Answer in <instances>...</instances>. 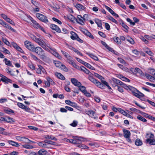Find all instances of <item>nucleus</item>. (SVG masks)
<instances>
[{
    "instance_id": "1",
    "label": "nucleus",
    "mask_w": 155,
    "mask_h": 155,
    "mask_svg": "<svg viewBox=\"0 0 155 155\" xmlns=\"http://www.w3.org/2000/svg\"><path fill=\"white\" fill-rule=\"evenodd\" d=\"M31 37L34 41L44 49L47 51H49L48 49L46 47V42L45 41L39 38H37L35 36L33 35H32Z\"/></svg>"
},
{
    "instance_id": "2",
    "label": "nucleus",
    "mask_w": 155,
    "mask_h": 155,
    "mask_svg": "<svg viewBox=\"0 0 155 155\" xmlns=\"http://www.w3.org/2000/svg\"><path fill=\"white\" fill-rule=\"evenodd\" d=\"M130 87V91L132 92L133 95L141 100H142V98L144 97V95L136 89L135 88L133 87Z\"/></svg>"
},
{
    "instance_id": "3",
    "label": "nucleus",
    "mask_w": 155,
    "mask_h": 155,
    "mask_svg": "<svg viewBox=\"0 0 155 155\" xmlns=\"http://www.w3.org/2000/svg\"><path fill=\"white\" fill-rule=\"evenodd\" d=\"M33 52H35L38 55L41 56H44L45 55L44 51L40 47L38 46L34 48Z\"/></svg>"
},
{
    "instance_id": "4",
    "label": "nucleus",
    "mask_w": 155,
    "mask_h": 155,
    "mask_svg": "<svg viewBox=\"0 0 155 155\" xmlns=\"http://www.w3.org/2000/svg\"><path fill=\"white\" fill-rule=\"evenodd\" d=\"M24 43L25 47L29 50L32 52L35 47L34 45L28 41H25Z\"/></svg>"
},
{
    "instance_id": "5",
    "label": "nucleus",
    "mask_w": 155,
    "mask_h": 155,
    "mask_svg": "<svg viewBox=\"0 0 155 155\" xmlns=\"http://www.w3.org/2000/svg\"><path fill=\"white\" fill-rule=\"evenodd\" d=\"M36 15L37 17L41 21L45 23L48 22L47 18L44 15L40 13H37Z\"/></svg>"
},
{
    "instance_id": "6",
    "label": "nucleus",
    "mask_w": 155,
    "mask_h": 155,
    "mask_svg": "<svg viewBox=\"0 0 155 155\" xmlns=\"http://www.w3.org/2000/svg\"><path fill=\"white\" fill-rule=\"evenodd\" d=\"M73 137L75 139L76 144H79V142L85 141L86 140V138L80 136H73Z\"/></svg>"
},
{
    "instance_id": "7",
    "label": "nucleus",
    "mask_w": 155,
    "mask_h": 155,
    "mask_svg": "<svg viewBox=\"0 0 155 155\" xmlns=\"http://www.w3.org/2000/svg\"><path fill=\"white\" fill-rule=\"evenodd\" d=\"M124 137L127 139L128 141H130V131L126 130H123Z\"/></svg>"
},
{
    "instance_id": "8",
    "label": "nucleus",
    "mask_w": 155,
    "mask_h": 155,
    "mask_svg": "<svg viewBox=\"0 0 155 155\" xmlns=\"http://www.w3.org/2000/svg\"><path fill=\"white\" fill-rule=\"evenodd\" d=\"M86 114L91 117L95 119H97L98 118V117L97 116H94L95 114V112L92 110L87 111L86 112Z\"/></svg>"
},
{
    "instance_id": "9",
    "label": "nucleus",
    "mask_w": 155,
    "mask_h": 155,
    "mask_svg": "<svg viewBox=\"0 0 155 155\" xmlns=\"http://www.w3.org/2000/svg\"><path fill=\"white\" fill-rule=\"evenodd\" d=\"M71 81L72 83L76 86H79L81 85V82L78 81L76 79L74 78H72L71 79Z\"/></svg>"
},
{
    "instance_id": "10",
    "label": "nucleus",
    "mask_w": 155,
    "mask_h": 155,
    "mask_svg": "<svg viewBox=\"0 0 155 155\" xmlns=\"http://www.w3.org/2000/svg\"><path fill=\"white\" fill-rule=\"evenodd\" d=\"M83 33L85 35L91 39H94V37L91 33L88 31L87 30L83 29L82 30Z\"/></svg>"
},
{
    "instance_id": "11",
    "label": "nucleus",
    "mask_w": 155,
    "mask_h": 155,
    "mask_svg": "<svg viewBox=\"0 0 155 155\" xmlns=\"http://www.w3.org/2000/svg\"><path fill=\"white\" fill-rule=\"evenodd\" d=\"M50 27L52 29L55 30L58 33H60L61 30L60 28L56 25L51 24L50 25Z\"/></svg>"
},
{
    "instance_id": "12",
    "label": "nucleus",
    "mask_w": 155,
    "mask_h": 155,
    "mask_svg": "<svg viewBox=\"0 0 155 155\" xmlns=\"http://www.w3.org/2000/svg\"><path fill=\"white\" fill-rule=\"evenodd\" d=\"M77 21H76L82 25L84 24V21L83 19V17L80 15H78V16Z\"/></svg>"
},
{
    "instance_id": "13",
    "label": "nucleus",
    "mask_w": 155,
    "mask_h": 155,
    "mask_svg": "<svg viewBox=\"0 0 155 155\" xmlns=\"http://www.w3.org/2000/svg\"><path fill=\"white\" fill-rule=\"evenodd\" d=\"M1 80L7 84H8V83H12V81L11 79L8 78L6 76H4L3 77V78H1Z\"/></svg>"
},
{
    "instance_id": "14",
    "label": "nucleus",
    "mask_w": 155,
    "mask_h": 155,
    "mask_svg": "<svg viewBox=\"0 0 155 155\" xmlns=\"http://www.w3.org/2000/svg\"><path fill=\"white\" fill-rule=\"evenodd\" d=\"M51 53L54 56L57 58H58L60 59H61L62 57L59 55V54L55 50H52V51H51Z\"/></svg>"
},
{
    "instance_id": "15",
    "label": "nucleus",
    "mask_w": 155,
    "mask_h": 155,
    "mask_svg": "<svg viewBox=\"0 0 155 155\" xmlns=\"http://www.w3.org/2000/svg\"><path fill=\"white\" fill-rule=\"evenodd\" d=\"M55 75L58 78L62 80H64L65 79L64 76L61 73L57 72L55 73Z\"/></svg>"
},
{
    "instance_id": "16",
    "label": "nucleus",
    "mask_w": 155,
    "mask_h": 155,
    "mask_svg": "<svg viewBox=\"0 0 155 155\" xmlns=\"http://www.w3.org/2000/svg\"><path fill=\"white\" fill-rule=\"evenodd\" d=\"M91 75H90L89 76L88 79L96 85L98 81L94 78Z\"/></svg>"
},
{
    "instance_id": "17",
    "label": "nucleus",
    "mask_w": 155,
    "mask_h": 155,
    "mask_svg": "<svg viewBox=\"0 0 155 155\" xmlns=\"http://www.w3.org/2000/svg\"><path fill=\"white\" fill-rule=\"evenodd\" d=\"M65 103L73 107H75L77 106L76 104L75 103L69 100H66L65 101Z\"/></svg>"
},
{
    "instance_id": "18",
    "label": "nucleus",
    "mask_w": 155,
    "mask_h": 155,
    "mask_svg": "<svg viewBox=\"0 0 155 155\" xmlns=\"http://www.w3.org/2000/svg\"><path fill=\"white\" fill-rule=\"evenodd\" d=\"M145 75L146 78L151 81H153L155 80V76L153 77L149 74L146 73L145 74Z\"/></svg>"
},
{
    "instance_id": "19",
    "label": "nucleus",
    "mask_w": 155,
    "mask_h": 155,
    "mask_svg": "<svg viewBox=\"0 0 155 155\" xmlns=\"http://www.w3.org/2000/svg\"><path fill=\"white\" fill-rule=\"evenodd\" d=\"M71 35V38L73 40H75L78 36V35L74 31H72L70 33Z\"/></svg>"
},
{
    "instance_id": "20",
    "label": "nucleus",
    "mask_w": 155,
    "mask_h": 155,
    "mask_svg": "<svg viewBox=\"0 0 155 155\" xmlns=\"http://www.w3.org/2000/svg\"><path fill=\"white\" fill-rule=\"evenodd\" d=\"M86 54H87L91 58H93L95 60H96L97 61H99V59H98V57L97 56L94 55L92 53H89L86 52Z\"/></svg>"
},
{
    "instance_id": "21",
    "label": "nucleus",
    "mask_w": 155,
    "mask_h": 155,
    "mask_svg": "<svg viewBox=\"0 0 155 155\" xmlns=\"http://www.w3.org/2000/svg\"><path fill=\"white\" fill-rule=\"evenodd\" d=\"M146 143H149V144L151 145H155V140L150 139V138H147L146 140Z\"/></svg>"
},
{
    "instance_id": "22",
    "label": "nucleus",
    "mask_w": 155,
    "mask_h": 155,
    "mask_svg": "<svg viewBox=\"0 0 155 155\" xmlns=\"http://www.w3.org/2000/svg\"><path fill=\"white\" fill-rule=\"evenodd\" d=\"M21 140L27 143H29L30 142L35 143V142L30 140L28 139L25 137H21Z\"/></svg>"
},
{
    "instance_id": "23",
    "label": "nucleus",
    "mask_w": 155,
    "mask_h": 155,
    "mask_svg": "<svg viewBox=\"0 0 155 155\" xmlns=\"http://www.w3.org/2000/svg\"><path fill=\"white\" fill-rule=\"evenodd\" d=\"M47 151L44 149H41L38 152V155H46L47 153Z\"/></svg>"
},
{
    "instance_id": "24",
    "label": "nucleus",
    "mask_w": 155,
    "mask_h": 155,
    "mask_svg": "<svg viewBox=\"0 0 155 155\" xmlns=\"http://www.w3.org/2000/svg\"><path fill=\"white\" fill-rule=\"evenodd\" d=\"M75 7L78 10H84L85 9V7L84 6L80 4H77Z\"/></svg>"
},
{
    "instance_id": "25",
    "label": "nucleus",
    "mask_w": 155,
    "mask_h": 155,
    "mask_svg": "<svg viewBox=\"0 0 155 155\" xmlns=\"http://www.w3.org/2000/svg\"><path fill=\"white\" fill-rule=\"evenodd\" d=\"M94 21L95 22L97 25V26L98 27H100L101 28H102L101 22V20H100L99 19L97 18H96L94 20Z\"/></svg>"
},
{
    "instance_id": "26",
    "label": "nucleus",
    "mask_w": 155,
    "mask_h": 155,
    "mask_svg": "<svg viewBox=\"0 0 155 155\" xmlns=\"http://www.w3.org/2000/svg\"><path fill=\"white\" fill-rule=\"evenodd\" d=\"M8 143L11 145L15 147H18L19 145L18 143L12 140H8Z\"/></svg>"
},
{
    "instance_id": "27",
    "label": "nucleus",
    "mask_w": 155,
    "mask_h": 155,
    "mask_svg": "<svg viewBox=\"0 0 155 155\" xmlns=\"http://www.w3.org/2000/svg\"><path fill=\"white\" fill-rule=\"evenodd\" d=\"M104 85V84L102 83H101L98 81L96 85V86L101 89H104L105 88V87Z\"/></svg>"
},
{
    "instance_id": "28",
    "label": "nucleus",
    "mask_w": 155,
    "mask_h": 155,
    "mask_svg": "<svg viewBox=\"0 0 155 155\" xmlns=\"http://www.w3.org/2000/svg\"><path fill=\"white\" fill-rule=\"evenodd\" d=\"M117 66L119 67L122 70H123L124 71H126V72H130L128 70V69L126 67H125L123 65H122L120 64H118Z\"/></svg>"
},
{
    "instance_id": "29",
    "label": "nucleus",
    "mask_w": 155,
    "mask_h": 155,
    "mask_svg": "<svg viewBox=\"0 0 155 155\" xmlns=\"http://www.w3.org/2000/svg\"><path fill=\"white\" fill-rule=\"evenodd\" d=\"M136 145L138 146H140L142 145V141L139 139H137L135 143Z\"/></svg>"
},
{
    "instance_id": "30",
    "label": "nucleus",
    "mask_w": 155,
    "mask_h": 155,
    "mask_svg": "<svg viewBox=\"0 0 155 155\" xmlns=\"http://www.w3.org/2000/svg\"><path fill=\"white\" fill-rule=\"evenodd\" d=\"M112 81L114 82L115 83L117 84H118L120 85L122 83V82L120 80H118L114 78H113L112 79Z\"/></svg>"
},
{
    "instance_id": "31",
    "label": "nucleus",
    "mask_w": 155,
    "mask_h": 155,
    "mask_svg": "<svg viewBox=\"0 0 155 155\" xmlns=\"http://www.w3.org/2000/svg\"><path fill=\"white\" fill-rule=\"evenodd\" d=\"M6 122L8 123H12L15 122L14 119L9 117H6Z\"/></svg>"
},
{
    "instance_id": "32",
    "label": "nucleus",
    "mask_w": 155,
    "mask_h": 155,
    "mask_svg": "<svg viewBox=\"0 0 155 155\" xmlns=\"http://www.w3.org/2000/svg\"><path fill=\"white\" fill-rule=\"evenodd\" d=\"M137 119L143 122H146L147 121V120L146 119L140 115H139L137 117Z\"/></svg>"
},
{
    "instance_id": "33",
    "label": "nucleus",
    "mask_w": 155,
    "mask_h": 155,
    "mask_svg": "<svg viewBox=\"0 0 155 155\" xmlns=\"http://www.w3.org/2000/svg\"><path fill=\"white\" fill-rule=\"evenodd\" d=\"M120 85L122 86V88L124 87L127 90H129L130 91V88H131L130 87H133L130 86H127L126 84L123 83L122 82Z\"/></svg>"
},
{
    "instance_id": "34",
    "label": "nucleus",
    "mask_w": 155,
    "mask_h": 155,
    "mask_svg": "<svg viewBox=\"0 0 155 155\" xmlns=\"http://www.w3.org/2000/svg\"><path fill=\"white\" fill-rule=\"evenodd\" d=\"M83 64L88 68L91 70H94L95 69V68L94 67H92L90 64L85 62H84Z\"/></svg>"
},
{
    "instance_id": "35",
    "label": "nucleus",
    "mask_w": 155,
    "mask_h": 155,
    "mask_svg": "<svg viewBox=\"0 0 155 155\" xmlns=\"http://www.w3.org/2000/svg\"><path fill=\"white\" fill-rule=\"evenodd\" d=\"M67 61L70 64H71L73 62H74L73 60V58L70 56L67 58Z\"/></svg>"
},
{
    "instance_id": "36",
    "label": "nucleus",
    "mask_w": 155,
    "mask_h": 155,
    "mask_svg": "<svg viewBox=\"0 0 155 155\" xmlns=\"http://www.w3.org/2000/svg\"><path fill=\"white\" fill-rule=\"evenodd\" d=\"M138 73L140 75L143 76V73L142 71L139 68H136V74Z\"/></svg>"
},
{
    "instance_id": "37",
    "label": "nucleus",
    "mask_w": 155,
    "mask_h": 155,
    "mask_svg": "<svg viewBox=\"0 0 155 155\" xmlns=\"http://www.w3.org/2000/svg\"><path fill=\"white\" fill-rule=\"evenodd\" d=\"M4 61H5V64L9 66H11L12 67H13L10 61L8 60L6 58L4 59Z\"/></svg>"
},
{
    "instance_id": "38",
    "label": "nucleus",
    "mask_w": 155,
    "mask_h": 155,
    "mask_svg": "<svg viewBox=\"0 0 155 155\" xmlns=\"http://www.w3.org/2000/svg\"><path fill=\"white\" fill-rule=\"evenodd\" d=\"M94 75L97 78H98L99 79H100L101 80V82H102V81H104V80H103V79H104V78L103 77H102L100 75L96 73H94Z\"/></svg>"
},
{
    "instance_id": "39",
    "label": "nucleus",
    "mask_w": 155,
    "mask_h": 155,
    "mask_svg": "<svg viewBox=\"0 0 155 155\" xmlns=\"http://www.w3.org/2000/svg\"><path fill=\"white\" fill-rule=\"evenodd\" d=\"M113 39L114 41L119 44H120L121 41L120 39L118 37H115L113 38Z\"/></svg>"
},
{
    "instance_id": "40",
    "label": "nucleus",
    "mask_w": 155,
    "mask_h": 155,
    "mask_svg": "<svg viewBox=\"0 0 155 155\" xmlns=\"http://www.w3.org/2000/svg\"><path fill=\"white\" fill-rule=\"evenodd\" d=\"M4 111L8 114H9L10 113L14 114V111L12 110L10 108H8L7 109H5L4 110Z\"/></svg>"
},
{
    "instance_id": "41",
    "label": "nucleus",
    "mask_w": 155,
    "mask_h": 155,
    "mask_svg": "<svg viewBox=\"0 0 155 155\" xmlns=\"http://www.w3.org/2000/svg\"><path fill=\"white\" fill-rule=\"evenodd\" d=\"M79 89L83 93H84L85 91H86V87L84 86H78Z\"/></svg>"
},
{
    "instance_id": "42",
    "label": "nucleus",
    "mask_w": 155,
    "mask_h": 155,
    "mask_svg": "<svg viewBox=\"0 0 155 155\" xmlns=\"http://www.w3.org/2000/svg\"><path fill=\"white\" fill-rule=\"evenodd\" d=\"M54 63L55 66L57 67H60L62 64L60 61H55L54 62Z\"/></svg>"
},
{
    "instance_id": "43",
    "label": "nucleus",
    "mask_w": 155,
    "mask_h": 155,
    "mask_svg": "<svg viewBox=\"0 0 155 155\" xmlns=\"http://www.w3.org/2000/svg\"><path fill=\"white\" fill-rule=\"evenodd\" d=\"M44 143H48L49 145H55V142L52 141L50 140H45L43 141Z\"/></svg>"
},
{
    "instance_id": "44",
    "label": "nucleus",
    "mask_w": 155,
    "mask_h": 155,
    "mask_svg": "<svg viewBox=\"0 0 155 155\" xmlns=\"http://www.w3.org/2000/svg\"><path fill=\"white\" fill-rule=\"evenodd\" d=\"M31 2L35 7L39 6V3L38 2L34 0H31Z\"/></svg>"
},
{
    "instance_id": "45",
    "label": "nucleus",
    "mask_w": 155,
    "mask_h": 155,
    "mask_svg": "<svg viewBox=\"0 0 155 155\" xmlns=\"http://www.w3.org/2000/svg\"><path fill=\"white\" fill-rule=\"evenodd\" d=\"M60 68H61L62 70L64 71L68 72V69L63 64H61V66Z\"/></svg>"
},
{
    "instance_id": "46",
    "label": "nucleus",
    "mask_w": 155,
    "mask_h": 155,
    "mask_svg": "<svg viewBox=\"0 0 155 155\" xmlns=\"http://www.w3.org/2000/svg\"><path fill=\"white\" fill-rule=\"evenodd\" d=\"M23 147L26 149H32L33 147L32 145L28 144H25L22 145Z\"/></svg>"
},
{
    "instance_id": "47",
    "label": "nucleus",
    "mask_w": 155,
    "mask_h": 155,
    "mask_svg": "<svg viewBox=\"0 0 155 155\" xmlns=\"http://www.w3.org/2000/svg\"><path fill=\"white\" fill-rule=\"evenodd\" d=\"M121 25L126 30L125 31L126 32H128V29H129L128 27L125 25L124 23L122 22L121 23Z\"/></svg>"
},
{
    "instance_id": "48",
    "label": "nucleus",
    "mask_w": 155,
    "mask_h": 155,
    "mask_svg": "<svg viewBox=\"0 0 155 155\" xmlns=\"http://www.w3.org/2000/svg\"><path fill=\"white\" fill-rule=\"evenodd\" d=\"M67 141L68 142L71 143H72L76 144V140L75 139H67Z\"/></svg>"
},
{
    "instance_id": "49",
    "label": "nucleus",
    "mask_w": 155,
    "mask_h": 155,
    "mask_svg": "<svg viewBox=\"0 0 155 155\" xmlns=\"http://www.w3.org/2000/svg\"><path fill=\"white\" fill-rule=\"evenodd\" d=\"M38 67L40 68L41 72L42 71L44 73H46L45 69L42 66L40 65H38Z\"/></svg>"
},
{
    "instance_id": "50",
    "label": "nucleus",
    "mask_w": 155,
    "mask_h": 155,
    "mask_svg": "<svg viewBox=\"0 0 155 155\" xmlns=\"http://www.w3.org/2000/svg\"><path fill=\"white\" fill-rule=\"evenodd\" d=\"M108 19L110 20L116 24H117L118 23L117 21L112 16H110L109 17H108Z\"/></svg>"
},
{
    "instance_id": "51",
    "label": "nucleus",
    "mask_w": 155,
    "mask_h": 155,
    "mask_svg": "<svg viewBox=\"0 0 155 155\" xmlns=\"http://www.w3.org/2000/svg\"><path fill=\"white\" fill-rule=\"evenodd\" d=\"M148 70L149 71V73L152 75H155V70L154 69L149 68Z\"/></svg>"
},
{
    "instance_id": "52",
    "label": "nucleus",
    "mask_w": 155,
    "mask_h": 155,
    "mask_svg": "<svg viewBox=\"0 0 155 155\" xmlns=\"http://www.w3.org/2000/svg\"><path fill=\"white\" fill-rule=\"evenodd\" d=\"M32 22L33 23L34 26L35 27H37L38 26H39V24L37 23V22L35 20H32Z\"/></svg>"
},
{
    "instance_id": "53",
    "label": "nucleus",
    "mask_w": 155,
    "mask_h": 155,
    "mask_svg": "<svg viewBox=\"0 0 155 155\" xmlns=\"http://www.w3.org/2000/svg\"><path fill=\"white\" fill-rule=\"evenodd\" d=\"M61 52L66 58L70 56L68 53L66 52L65 51L61 50Z\"/></svg>"
},
{
    "instance_id": "54",
    "label": "nucleus",
    "mask_w": 155,
    "mask_h": 155,
    "mask_svg": "<svg viewBox=\"0 0 155 155\" xmlns=\"http://www.w3.org/2000/svg\"><path fill=\"white\" fill-rule=\"evenodd\" d=\"M102 83L104 84L105 85L107 86L109 89H111V87L108 85V83L106 82L105 81H102Z\"/></svg>"
},
{
    "instance_id": "55",
    "label": "nucleus",
    "mask_w": 155,
    "mask_h": 155,
    "mask_svg": "<svg viewBox=\"0 0 155 155\" xmlns=\"http://www.w3.org/2000/svg\"><path fill=\"white\" fill-rule=\"evenodd\" d=\"M55 11L58 10L60 8V7L58 5H54L53 6L51 7Z\"/></svg>"
},
{
    "instance_id": "56",
    "label": "nucleus",
    "mask_w": 155,
    "mask_h": 155,
    "mask_svg": "<svg viewBox=\"0 0 155 155\" xmlns=\"http://www.w3.org/2000/svg\"><path fill=\"white\" fill-rule=\"evenodd\" d=\"M47 81L50 84H53L54 82L53 81V80L51 79L50 77H47Z\"/></svg>"
},
{
    "instance_id": "57",
    "label": "nucleus",
    "mask_w": 155,
    "mask_h": 155,
    "mask_svg": "<svg viewBox=\"0 0 155 155\" xmlns=\"http://www.w3.org/2000/svg\"><path fill=\"white\" fill-rule=\"evenodd\" d=\"M118 111L121 114H123V115H124V116L127 113L123 110L121 108H119Z\"/></svg>"
},
{
    "instance_id": "58",
    "label": "nucleus",
    "mask_w": 155,
    "mask_h": 155,
    "mask_svg": "<svg viewBox=\"0 0 155 155\" xmlns=\"http://www.w3.org/2000/svg\"><path fill=\"white\" fill-rule=\"evenodd\" d=\"M7 22L9 23L12 24L13 25H15V23L11 19L8 18L6 20Z\"/></svg>"
},
{
    "instance_id": "59",
    "label": "nucleus",
    "mask_w": 155,
    "mask_h": 155,
    "mask_svg": "<svg viewBox=\"0 0 155 155\" xmlns=\"http://www.w3.org/2000/svg\"><path fill=\"white\" fill-rule=\"evenodd\" d=\"M30 55H31V57L32 58H33V59H34V60H35V61H39V59L38 58V57H37L35 55L32 54H30Z\"/></svg>"
},
{
    "instance_id": "60",
    "label": "nucleus",
    "mask_w": 155,
    "mask_h": 155,
    "mask_svg": "<svg viewBox=\"0 0 155 155\" xmlns=\"http://www.w3.org/2000/svg\"><path fill=\"white\" fill-rule=\"evenodd\" d=\"M78 122L76 120L73 121V123L70 124V125L73 127H75L77 126L78 124Z\"/></svg>"
},
{
    "instance_id": "61",
    "label": "nucleus",
    "mask_w": 155,
    "mask_h": 155,
    "mask_svg": "<svg viewBox=\"0 0 155 155\" xmlns=\"http://www.w3.org/2000/svg\"><path fill=\"white\" fill-rule=\"evenodd\" d=\"M32 7L33 8V11L35 12H39V6L37 7H35L32 6Z\"/></svg>"
},
{
    "instance_id": "62",
    "label": "nucleus",
    "mask_w": 155,
    "mask_h": 155,
    "mask_svg": "<svg viewBox=\"0 0 155 155\" xmlns=\"http://www.w3.org/2000/svg\"><path fill=\"white\" fill-rule=\"evenodd\" d=\"M132 52L136 55H138L140 54V52L138 51L137 49H134L132 50Z\"/></svg>"
},
{
    "instance_id": "63",
    "label": "nucleus",
    "mask_w": 155,
    "mask_h": 155,
    "mask_svg": "<svg viewBox=\"0 0 155 155\" xmlns=\"http://www.w3.org/2000/svg\"><path fill=\"white\" fill-rule=\"evenodd\" d=\"M109 12L113 16H115L116 17H118V15L117 14L115 13L112 9L110 10Z\"/></svg>"
},
{
    "instance_id": "64",
    "label": "nucleus",
    "mask_w": 155,
    "mask_h": 155,
    "mask_svg": "<svg viewBox=\"0 0 155 155\" xmlns=\"http://www.w3.org/2000/svg\"><path fill=\"white\" fill-rule=\"evenodd\" d=\"M127 41L132 44H134V41L131 38H128L127 39Z\"/></svg>"
}]
</instances>
